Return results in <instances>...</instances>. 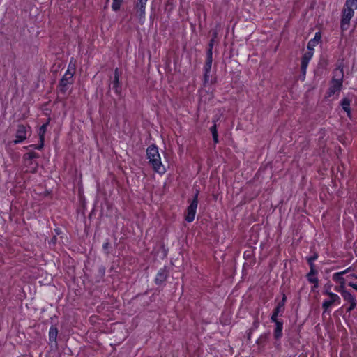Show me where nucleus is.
I'll return each instance as SVG.
<instances>
[{
  "mask_svg": "<svg viewBox=\"0 0 357 357\" xmlns=\"http://www.w3.org/2000/svg\"><path fill=\"white\" fill-rule=\"evenodd\" d=\"M350 104L351 100L347 98H343L341 101V106L342 109L347 112V114L350 113Z\"/></svg>",
  "mask_w": 357,
  "mask_h": 357,
  "instance_id": "22",
  "label": "nucleus"
},
{
  "mask_svg": "<svg viewBox=\"0 0 357 357\" xmlns=\"http://www.w3.org/2000/svg\"><path fill=\"white\" fill-rule=\"evenodd\" d=\"M284 311V307H283V303H278L277 306L273 310V313L276 314H282Z\"/></svg>",
  "mask_w": 357,
  "mask_h": 357,
  "instance_id": "27",
  "label": "nucleus"
},
{
  "mask_svg": "<svg viewBox=\"0 0 357 357\" xmlns=\"http://www.w3.org/2000/svg\"><path fill=\"white\" fill-rule=\"evenodd\" d=\"M317 258H318V254L317 253H314V255L312 257H310L307 258V263H308V264L310 266V268L311 269L312 273H314V268H315L314 261L315 260H317Z\"/></svg>",
  "mask_w": 357,
  "mask_h": 357,
  "instance_id": "23",
  "label": "nucleus"
},
{
  "mask_svg": "<svg viewBox=\"0 0 357 357\" xmlns=\"http://www.w3.org/2000/svg\"><path fill=\"white\" fill-rule=\"evenodd\" d=\"M168 275V272L166 269V267H164L162 268H160L155 278V282L156 284H161L162 282H164Z\"/></svg>",
  "mask_w": 357,
  "mask_h": 357,
  "instance_id": "13",
  "label": "nucleus"
},
{
  "mask_svg": "<svg viewBox=\"0 0 357 357\" xmlns=\"http://www.w3.org/2000/svg\"><path fill=\"white\" fill-rule=\"evenodd\" d=\"M109 245V243L108 241L103 243L102 248L104 249V250H107Z\"/></svg>",
  "mask_w": 357,
  "mask_h": 357,
  "instance_id": "36",
  "label": "nucleus"
},
{
  "mask_svg": "<svg viewBox=\"0 0 357 357\" xmlns=\"http://www.w3.org/2000/svg\"><path fill=\"white\" fill-rule=\"evenodd\" d=\"M321 40V34L319 32H317L313 39H311L307 44V49L309 51L313 52L314 47L318 44Z\"/></svg>",
  "mask_w": 357,
  "mask_h": 357,
  "instance_id": "15",
  "label": "nucleus"
},
{
  "mask_svg": "<svg viewBox=\"0 0 357 357\" xmlns=\"http://www.w3.org/2000/svg\"><path fill=\"white\" fill-rule=\"evenodd\" d=\"M317 273V271L314 268V273H312L311 269L310 270V272L308 273L307 278L309 282L314 284V287H317L318 286L319 280L317 278L315 277V275Z\"/></svg>",
  "mask_w": 357,
  "mask_h": 357,
  "instance_id": "16",
  "label": "nucleus"
},
{
  "mask_svg": "<svg viewBox=\"0 0 357 357\" xmlns=\"http://www.w3.org/2000/svg\"><path fill=\"white\" fill-rule=\"evenodd\" d=\"M343 275H344V273L338 272V273H335L332 277L333 280L335 282H338L340 284H342V288L344 287V286L345 284V280L342 277Z\"/></svg>",
  "mask_w": 357,
  "mask_h": 357,
  "instance_id": "18",
  "label": "nucleus"
},
{
  "mask_svg": "<svg viewBox=\"0 0 357 357\" xmlns=\"http://www.w3.org/2000/svg\"><path fill=\"white\" fill-rule=\"evenodd\" d=\"M57 334H58L57 328L56 327L52 326L50 328V331H49V340H50V341L56 342Z\"/></svg>",
  "mask_w": 357,
  "mask_h": 357,
  "instance_id": "20",
  "label": "nucleus"
},
{
  "mask_svg": "<svg viewBox=\"0 0 357 357\" xmlns=\"http://www.w3.org/2000/svg\"><path fill=\"white\" fill-rule=\"evenodd\" d=\"M29 146L32 147V148H33L35 149L40 150L44 146V141H40V144H31Z\"/></svg>",
  "mask_w": 357,
  "mask_h": 357,
  "instance_id": "29",
  "label": "nucleus"
},
{
  "mask_svg": "<svg viewBox=\"0 0 357 357\" xmlns=\"http://www.w3.org/2000/svg\"><path fill=\"white\" fill-rule=\"evenodd\" d=\"M210 71L205 72L204 71V84L206 85L207 84H213L214 81L211 78V75L210 74Z\"/></svg>",
  "mask_w": 357,
  "mask_h": 357,
  "instance_id": "24",
  "label": "nucleus"
},
{
  "mask_svg": "<svg viewBox=\"0 0 357 357\" xmlns=\"http://www.w3.org/2000/svg\"><path fill=\"white\" fill-rule=\"evenodd\" d=\"M349 286L351 287L352 288H354L355 290L357 291V284H356L353 283V282H349Z\"/></svg>",
  "mask_w": 357,
  "mask_h": 357,
  "instance_id": "38",
  "label": "nucleus"
},
{
  "mask_svg": "<svg viewBox=\"0 0 357 357\" xmlns=\"http://www.w3.org/2000/svg\"><path fill=\"white\" fill-rule=\"evenodd\" d=\"M123 0H113L112 4V8L114 11H118L121 6L123 3Z\"/></svg>",
  "mask_w": 357,
  "mask_h": 357,
  "instance_id": "26",
  "label": "nucleus"
},
{
  "mask_svg": "<svg viewBox=\"0 0 357 357\" xmlns=\"http://www.w3.org/2000/svg\"><path fill=\"white\" fill-rule=\"evenodd\" d=\"M66 73H70L71 74L75 75V61L72 58L70 61V63L68 64V67Z\"/></svg>",
  "mask_w": 357,
  "mask_h": 357,
  "instance_id": "25",
  "label": "nucleus"
},
{
  "mask_svg": "<svg viewBox=\"0 0 357 357\" xmlns=\"http://www.w3.org/2000/svg\"><path fill=\"white\" fill-rule=\"evenodd\" d=\"M49 124V121L43 124L40 128H39V130H38V135H39V139H40V141H45V134L47 131V126Z\"/></svg>",
  "mask_w": 357,
  "mask_h": 357,
  "instance_id": "21",
  "label": "nucleus"
},
{
  "mask_svg": "<svg viewBox=\"0 0 357 357\" xmlns=\"http://www.w3.org/2000/svg\"><path fill=\"white\" fill-rule=\"evenodd\" d=\"M267 339V335L264 334V335H261L259 338L258 340H257V344H260L261 342H262L263 341H265Z\"/></svg>",
  "mask_w": 357,
  "mask_h": 357,
  "instance_id": "33",
  "label": "nucleus"
},
{
  "mask_svg": "<svg viewBox=\"0 0 357 357\" xmlns=\"http://www.w3.org/2000/svg\"><path fill=\"white\" fill-rule=\"evenodd\" d=\"M335 289L338 291L339 293H340V294L342 295V290H345L344 289V287L342 288V284H340V287H337L335 288Z\"/></svg>",
  "mask_w": 357,
  "mask_h": 357,
  "instance_id": "35",
  "label": "nucleus"
},
{
  "mask_svg": "<svg viewBox=\"0 0 357 357\" xmlns=\"http://www.w3.org/2000/svg\"><path fill=\"white\" fill-rule=\"evenodd\" d=\"M286 299H287L286 296L284 294L282 301H280L278 303H283V307H284V303L286 302Z\"/></svg>",
  "mask_w": 357,
  "mask_h": 357,
  "instance_id": "39",
  "label": "nucleus"
},
{
  "mask_svg": "<svg viewBox=\"0 0 357 357\" xmlns=\"http://www.w3.org/2000/svg\"><path fill=\"white\" fill-rule=\"evenodd\" d=\"M218 119H213V126L211 127L210 128V131L213 135H217L218 134V130H217V126H216V121H217Z\"/></svg>",
  "mask_w": 357,
  "mask_h": 357,
  "instance_id": "28",
  "label": "nucleus"
},
{
  "mask_svg": "<svg viewBox=\"0 0 357 357\" xmlns=\"http://www.w3.org/2000/svg\"><path fill=\"white\" fill-rule=\"evenodd\" d=\"M356 9L357 0H346L341 19V29L342 31L348 29L350 20L353 17L354 11Z\"/></svg>",
  "mask_w": 357,
  "mask_h": 357,
  "instance_id": "2",
  "label": "nucleus"
},
{
  "mask_svg": "<svg viewBox=\"0 0 357 357\" xmlns=\"http://www.w3.org/2000/svg\"><path fill=\"white\" fill-rule=\"evenodd\" d=\"M351 269V267H349L348 268H347L346 270L343 271H341V273H344V275L346 274L347 273L349 272L350 270Z\"/></svg>",
  "mask_w": 357,
  "mask_h": 357,
  "instance_id": "40",
  "label": "nucleus"
},
{
  "mask_svg": "<svg viewBox=\"0 0 357 357\" xmlns=\"http://www.w3.org/2000/svg\"><path fill=\"white\" fill-rule=\"evenodd\" d=\"M198 193L199 192H197L193 199L192 200L191 203L190 204V205L188 206V207L187 208V214L185 216V220L188 222H191L195 219L196 211H197V204H198Z\"/></svg>",
  "mask_w": 357,
  "mask_h": 357,
  "instance_id": "4",
  "label": "nucleus"
},
{
  "mask_svg": "<svg viewBox=\"0 0 357 357\" xmlns=\"http://www.w3.org/2000/svg\"><path fill=\"white\" fill-rule=\"evenodd\" d=\"M356 306V302H353L351 303H350V305L349 307L347 308V311L348 312H350L351 311H352Z\"/></svg>",
  "mask_w": 357,
  "mask_h": 357,
  "instance_id": "34",
  "label": "nucleus"
},
{
  "mask_svg": "<svg viewBox=\"0 0 357 357\" xmlns=\"http://www.w3.org/2000/svg\"><path fill=\"white\" fill-rule=\"evenodd\" d=\"M213 43H214V39L213 38V39H211V40H210V43H209V44H208V50H207V53H206V54H210V53H211V56H213V52H212V50H213Z\"/></svg>",
  "mask_w": 357,
  "mask_h": 357,
  "instance_id": "30",
  "label": "nucleus"
},
{
  "mask_svg": "<svg viewBox=\"0 0 357 357\" xmlns=\"http://www.w3.org/2000/svg\"><path fill=\"white\" fill-rule=\"evenodd\" d=\"M114 79L112 80V89L114 91L115 93L118 96L121 94V83L120 82L121 72L119 70V68H116L114 70Z\"/></svg>",
  "mask_w": 357,
  "mask_h": 357,
  "instance_id": "9",
  "label": "nucleus"
},
{
  "mask_svg": "<svg viewBox=\"0 0 357 357\" xmlns=\"http://www.w3.org/2000/svg\"><path fill=\"white\" fill-rule=\"evenodd\" d=\"M342 296L344 300L351 303L353 302H356V298L354 295H352L350 292L347 290H342Z\"/></svg>",
  "mask_w": 357,
  "mask_h": 357,
  "instance_id": "19",
  "label": "nucleus"
},
{
  "mask_svg": "<svg viewBox=\"0 0 357 357\" xmlns=\"http://www.w3.org/2000/svg\"><path fill=\"white\" fill-rule=\"evenodd\" d=\"M73 74L70 73H65L59 82V89L62 93H65L68 89V86L73 83Z\"/></svg>",
  "mask_w": 357,
  "mask_h": 357,
  "instance_id": "5",
  "label": "nucleus"
},
{
  "mask_svg": "<svg viewBox=\"0 0 357 357\" xmlns=\"http://www.w3.org/2000/svg\"><path fill=\"white\" fill-rule=\"evenodd\" d=\"M326 294L329 296L330 299L325 300L322 303V308L324 310V314L328 312V308L334 303L340 304L341 299L340 296L333 292L327 291Z\"/></svg>",
  "mask_w": 357,
  "mask_h": 357,
  "instance_id": "6",
  "label": "nucleus"
},
{
  "mask_svg": "<svg viewBox=\"0 0 357 357\" xmlns=\"http://www.w3.org/2000/svg\"><path fill=\"white\" fill-rule=\"evenodd\" d=\"M259 321H258V319H256L254 321L253 324H252V328H250V331H255V330H256V329L259 327Z\"/></svg>",
  "mask_w": 357,
  "mask_h": 357,
  "instance_id": "32",
  "label": "nucleus"
},
{
  "mask_svg": "<svg viewBox=\"0 0 357 357\" xmlns=\"http://www.w3.org/2000/svg\"><path fill=\"white\" fill-rule=\"evenodd\" d=\"M351 276L357 278V275H352Z\"/></svg>",
  "mask_w": 357,
  "mask_h": 357,
  "instance_id": "43",
  "label": "nucleus"
},
{
  "mask_svg": "<svg viewBox=\"0 0 357 357\" xmlns=\"http://www.w3.org/2000/svg\"><path fill=\"white\" fill-rule=\"evenodd\" d=\"M313 55V52L308 51L305 52L301 59V70L303 74L305 75L306 72L307 67L308 66L310 60L312 59Z\"/></svg>",
  "mask_w": 357,
  "mask_h": 357,
  "instance_id": "12",
  "label": "nucleus"
},
{
  "mask_svg": "<svg viewBox=\"0 0 357 357\" xmlns=\"http://www.w3.org/2000/svg\"><path fill=\"white\" fill-rule=\"evenodd\" d=\"M278 314H275V313H273H273H272V315H271V321L272 322L275 323V324L276 322H280V321H281V320H279V319H278Z\"/></svg>",
  "mask_w": 357,
  "mask_h": 357,
  "instance_id": "31",
  "label": "nucleus"
},
{
  "mask_svg": "<svg viewBox=\"0 0 357 357\" xmlns=\"http://www.w3.org/2000/svg\"><path fill=\"white\" fill-rule=\"evenodd\" d=\"M342 87V83L331 80V85L327 93L328 96L331 97L334 96L336 93H339Z\"/></svg>",
  "mask_w": 357,
  "mask_h": 357,
  "instance_id": "10",
  "label": "nucleus"
},
{
  "mask_svg": "<svg viewBox=\"0 0 357 357\" xmlns=\"http://www.w3.org/2000/svg\"><path fill=\"white\" fill-rule=\"evenodd\" d=\"M27 132L26 126L22 124L18 125L15 134L16 139L13 141V143L17 144L24 142L27 138Z\"/></svg>",
  "mask_w": 357,
  "mask_h": 357,
  "instance_id": "8",
  "label": "nucleus"
},
{
  "mask_svg": "<svg viewBox=\"0 0 357 357\" xmlns=\"http://www.w3.org/2000/svg\"><path fill=\"white\" fill-rule=\"evenodd\" d=\"M213 139L215 144H217L218 142V135H213Z\"/></svg>",
  "mask_w": 357,
  "mask_h": 357,
  "instance_id": "37",
  "label": "nucleus"
},
{
  "mask_svg": "<svg viewBox=\"0 0 357 357\" xmlns=\"http://www.w3.org/2000/svg\"><path fill=\"white\" fill-rule=\"evenodd\" d=\"M39 158V155L36 152H29L24 155L23 159L24 165L26 167V171L34 173L36 172L38 163L33 161V159Z\"/></svg>",
  "mask_w": 357,
  "mask_h": 357,
  "instance_id": "3",
  "label": "nucleus"
},
{
  "mask_svg": "<svg viewBox=\"0 0 357 357\" xmlns=\"http://www.w3.org/2000/svg\"><path fill=\"white\" fill-rule=\"evenodd\" d=\"M146 155L154 171L158 174H164L165 169L162 164L158 147L155 144L148 146Z\"/></svg>",
  "mask_w": 357,
  "mask_h": 357,
  "instance_id": "1",
  "label": "nucleus"
},
{
  "mask_svg": "<svg viewBox=\"0 0 357 357\" xmlns=\"http://www.w3.org/2000/svg\"><path fill=\"white\" fill-rule=\"evenodd\" d=\"M275 324V327L273 331V336L275 339L279 340L282 336L283 321L276 322Z\"/></svg>",
  "mask_w": 357,
  "mask_h": 357,
  "instance_id": "14",
  "label": "nucleus"
},
{
  "mask_svg": "<svg viewBox=\"0 0 357 357\" xmlns=\"http://www.w3.org/2000/svg\"><path fill=\"white\" fill-rule=\"evenodd\" d=\"M333 75L332 81L343 83L344 70L341 65L333 70Z\"/></svg>",
  "mask_w": 357,
  "mask_h": 357,
  "instance_id": "11",
  "label": "nucleus"
},
{
  "mask_svg": "<svg viewBox=\"0 0 357 357\" xmlns=\"http://www.w3.org/2000/svg\"><path fill=\"white\" fill-rule=\"evenodd\" d=\"M327 291H330V287H328L324 292V294H326Z\"/></svg>",
  "mask_w": 357,
  "mask_h": 357,
  "instance_id": "41",
  "label": "nucleus"
},
{
  "mask_svg": "<svg viewBox=\"0 0 357 357\" xmlns=\"http://www.w3.org/2000/svg\"><path fill=\"white\" fill-rule=\"evenodd\" d=\"M252 331H250V333H249V334H248V338H250V337L251 336V333H252Z\"/></svg>",
  "mask_w": 357,
  "mask_h": 357,
  "instance_id": "42",
  "label": "nucleus"
},
{
  "mask_svg": "<svg viewBox=\"0 0 357 357\" xmlns=\"http://www.w3.org/2000/svg\"><path fill=\"white\" fill-rule=\"evenodd\" d=\"M212 63H213V56H211V53L206 54V60L205 64L204 66L203 70L205 72H208V71L211 72Z\"/></svg>",
  "mask_w": 357,
  "mask_h": 357,
  "instance_id": "17",
  "label": "nucleus"
},
{
  "mask_svg": "<svg viewBox=\"0 0 357 357\" xmlns=\"http://www.w3.org/2000/svg\"><path fill=\"white\" fill-rule=\"evenodd\" d=\"M148 0H136L135 3V9L139 21L143 23L145 18L146 5Z\"/></svg>",
  "mask_w": 357,
  "mask_h": 357,
  "instance_id": "7",
  "label": "nucleus"
}]
</instances>
